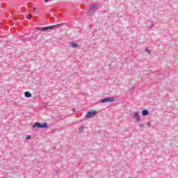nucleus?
<instances>
[{
	"label": "nucleus",
	"mask_w": 178,
	"mask_h": 178,
	"mask_svg": "<svg viewBox=\"0 0 178 178\" xmlns=\"http://www.w3.org/2000/svg\"><path fill=\"white\" fill-rule=\"evenodd\" d=\"M145 51H146L147 54H151V50H149V49H145Z\"/></svg>",
	"instance_id": "11"
},
{
	"label": "nucleus",
	"mask_w": 178,
	"mask_h": 178,
	"mask_svg": "<svg viewBox=\"0 0 178 178\" xmlns=\"http://www.w3.org/2000/svg\"><path fill=\"white\" fill-rule=\"evenodd\" d=\"M139 126H140V127H144V124H140Z\"/></svg>",
	"instance_id": "15"
},
{
	"label": "nucleus",
	"mask_w": 178,
	"mask_h": 178,
	"mask_svg": "<svg viewBox=\"0 0 178 178\" xmlns=\"http://www.w3.org/2000/svg\"><path fill=\"white\" fill-rule=\"evenodd\" d=\"M24 95H25L26 98H31V97H32L31 93H30V92H29V91L25 92Z\"/></svg>",
	"instance_id": "8"
},
{
	"label": "nucleus",
	"mask_w": 178,
	"mask_h": 178,
	"mask_svg": "<svg viewBox=\"0 0 178 178\" xmlns=\"http://www.w3.org/2000/svg\"><path fill=\"white\" fill-rule=\"evenodd\" d=\"M113 101H115V97H106L104 99H102L100 100V102H102V104H106L107 102H113Z\"/></svg>",
	"instance_id": "4"
},
{
	"label": "nucleus",
	"mask_w": 178,
	"mask_h": 178,
	"mask_svg": "<svg viewBox=\"0 0 178 178\" xmlns=\"http://www.w3.org/2000/svg\"><path fill=\"white\" fill-rule=\"evenodd\" d=\"M60 26V24L54 25V26H44V27H36V30H40L42 31H47V30H52V29H55V27H59Z\"/></svg>",
	"instance_id": "1"
},
{
	"label": "nucleus",
	"mask_w": 178,
	"mask_h": 178,
	"mask_svg": "<svg viewBox=\"0 0 178 178\" xmlns=\"http://www.w3.org/2000/svg\"><path fill=\"white\" fill-rule=\"evenodd\" d=\"M33 127L34 129H35V127H37L38 129H45L48 127V124H47V122H44V124L36 122L33 125Z\"/></svg>",
	"instance_id": "3"
},
{
	"label": "nucleus",
	"mask_w": 178,
	"mask_h": 178,
	"mask_svg": "<svg viewBox=\"0 0 178 178\" xmlns=\"http://www.w3.org/2000/svg\"><path fill=\"white\" fill-rule=\"evenodd\" d=\"M147 127H151V122H147Z\"/></svg>",
	"instance_id": "14"
},
{
	"label": "nucleus",
	"mask_w": 178,
	"mask_h": 178,
	"mask_svg": "<svg viewBox=\"0 0 178 178\" xmlns=\"http://www.w3.org/2000/svg\"><path fill=\"white\" fill-rule=\"evenodd\" d=\"M26 140H31V136H26Z\"/></svg>",
	"instance_id": "13"
},
{
	"label": "nucleus",
	"mask_w": 178,
	"mask_h": 178,
	"mask_svg": "<svg viewBox=\"0 0 178 178\" xmlns=\"http://www.w3.org/2000/svg\"><path fill=\"white\" fill-rule=\"evenodd\" d=\"M70 47H71V48H79V44H77L74 42H71Z\"/></svg>",
	"instance_id": "9"
},
{
	"label": "nucleus",
	"mask_w": 178,
	"mask_h": 178,
	"mask_svg": "<svg viewBox=\"0 0 178 178\" xmlns=\"http://www.w3.org/2000/svg\"><path fill=\"white\" fill-rule=\"evenodd\" d=\"M134 119H136L137 122H140V120H141V118H140V115L138 112L134 113Z\"/></svg>",
	"instance_id": "6"
},
{
	"label": "nucleus",
	"mask_w": 178,
	"mask_h": 178,
	"mask_svg": "<svg viewBox=\"0 0 178 178\" xmlns=\"http://www.w3.org/2000/svg\"><path fill=\"white\" fill-rule=\"evenodd\" d=\"M79 131L81 133L83 131H84V126H81L80 128H79Z\"/></svg>",
	"instance_id": "10"
},
{
	"label": "nucleus",
	"mask_w": 178,
	"mask_h": 178,
	"mask_svg": "<svg viewBox=\"0 0 178 178\" xmlns=\"http://www.w3.org/2000/svg\"><path fill=\"white\" fill-rule=\"evenodd\" d=\"M44 2H48V0H44Z\"/></svg>",
	"instance_id": "16"
},
{
	"label": "nucleus",
	"mask_w": 178,
	"mask_h": 178,
	"mask_svg": "<svg viewBox=\"0 0 178 178\" xmlns=\"http://www.w3.org/2000/svg\"><path fill=\"white\" fill-rule=\"evenodd\" d=\"M35 9H36L35 7H34V8H33V10H35Z\"/></svg>",
	"instance_id": "17"
},
{
	"label": "nucleus",
	"mask_w": 178,
	"mask_h": 178,
	"mask_svg": "<svg viewBox=\"0 0 178 178\" xmlns=\"http://www.w3.org/2000/svg\"><path fill=\"white\" fill-rule=\"evenodd\" d=\"M142 115L143 116H148V115H149V111H148L147 109H145L142 111Z\"/></svg>",
	"instance_id": "7"
},
{
	"label": "nucleus",
	"mask_w": 178,
	"mask_h": 178,
	"mask_svg": "<svg viewBox=\"0 0 178 178\" xmlns=\"http://www.w3.org/2000/svg\"><path fill=\"white\" fill-rule=\"evenodd\" d=\"M26 19H28V20H30L31 19V15H29V16H27Z\"/></svg>",
	"instance_id": "12"
},
{
	"label": "nucleus",
	"mask_w": 178,
	"mask_h": 178,
	"mask_svg": "<svg viewBox=\"0 0 178 178\" xmlns=\"http://www.w3.org/2000/svg\"><path fill=\"white\" fill-rule=\"evenodd\" d=\"M96 10H98V6H97V4H93L90 7L88 11V15L89 16H91V15H94V13H95Z\"/></svg>",
	"instance_id": "2"
},
{
	"label": "nucleus",
	"mask_w": 178,
	"mask_h": 178,
	"mask_svg": "<svg viewBox=\"0 0 178 178\" xmlns=\"http://www.w3.org/2000/svg\"><path fill=\"white\" fill-rule=\"evenodd\" d=\"M95 115H97V111L90 110L87 113L86 118H92V116H95Z\"/></svg>",
	"instance_id": "5"
}]
</instances>
